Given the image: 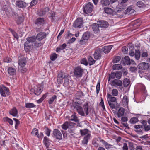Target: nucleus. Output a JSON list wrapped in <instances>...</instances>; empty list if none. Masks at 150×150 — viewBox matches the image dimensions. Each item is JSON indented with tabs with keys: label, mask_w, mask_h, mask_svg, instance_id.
<instances>
[{
	"label": "nucleus",
	"mask_w": 150,
	"mask_h": 150,
	"mask_svg": "<svg viewBox=\"0 0 150 150\" xmlns=\"http://www.w3.org/2000/svg\"><path fill=\"white\" fill-rule=\"evenodd\" d=\"M81 103L75 102L73 106L79 115L82 116H87L89 113L88 102H86L83 104L82 107L81 106Z\"/></svg>",
	"instance_id": "obj_1"
},
{
	"label": "nucleus",
	"mask_w": 150,
	"mask_h": 150,
	"mask_svg": "<svg viewBox=\"0 0 150 150\" xmlns=\"http://www.w3.org/2000/svg\"><path fill=\"white\" fill-rule=\"evenodd\" d=\"M43 91L40 85L38 84L34 86L30 90V93L31 95L35 94L37 96L40 95Z\"/></svg>",
	"instance_id": "obj_2"
},
{
	"label": "nucleus",
	"mask_w": 150,
	"mask_h": 150,
	"mask_svg": "<svg viewBox=\"0 0 150 150\" xmlns=\"http://www.w3.org/2000/svg\"><path fill=\"white\" fill-rule=\"evenodd\" d=\"M147 121L146 120H141L140 122L142 124V125H135L134 126V128L136 130H135V131L138 134H139L142 135L143 134V132L142 130H138V129L140 128H143L145 126L147 125Z\"/></svg>",
	"instance_id": "obj_3"
},
{
	"label": "nucleus",
	"mask_w": 150,
	"mask_h": 150,
	"mask_svg": "<svg viewBox=\"0 0 150 150\" xmlns=\"http://www.w3.org/2000/svg\"><path fill=\"white\" fill-rule=\"evenodd\" d=\"M83 70V69L77 66L75 67L74 70V76L77 78H79L82 76Z\"/></svg>",
	"instance_id": "obj_4"
},
{
	"label": "nucleus",
	"mask_w": 150,
	"mask_h": 150,
	"mask_svg": "<svg viewBox=\"0 0 150 150\" xmlns=\"http://www.w3.org/2000/svg\"><path fill=\"white\" fill-rule=\"evenodd\" d=\"M0 93L3 97H6V95L8 96L10 95V90L8 88L2 85L1 86H0Z\"/></svg>",
	"instance_id": "obj_5"
},
{
	"label": "nucleus",
	"mask_w": 150,
	"mask_h": 150,
	"mask_svg": "<svg viewBox=\"0 0 150 150\" xmlns=\"http://www.w3.org/2000/svg\"><path fill=\"white\" fill-rule=\"evenodd\" d=\"M67 75L64 72L62 71L59 72L57 75V81L59 84H61L63 83V80Z\"/></svg>",
	"instance_id": "obj_6"
},
{
	"label": "nucleus",
	"mask_w": 150,
	"mask_h": 150,
	"mask_svg": "<svg viewBox=\"0 0 150 150\" xmlns=\"http://www.w3.org/2000/svg\"><path fill=\"white\" fill-rule=\"evenodd\" d=\"M93 4L91 2H88L86 4L85 6H83V8L84 12L87 14L88 13H91L93 10Z\"/></svg>",
	"instance_id": "obj_7"
},
{
	"label": "nucleus",
	"mask_w": 150,
	"mask_h": 150,
	"mask_svg": "<svg viewBox=\"0 0 150 150\" xmlns=\"http://www.w3.org/2000/svg\"><path fill=\"white\" fill-rule=\"evenodd\" d=\"M83 18L81 17H79L75 20L73 26L74 27L79 28L83 27Z\"/></svg>",
	"instance_id": "obj_8"
},
{
	"label": "nucleus",
	"mask_w": 150,
	"mask_h": 150,
	"mask_svg": "<svg viewBox=\"0 0 150 150\" xmlns=\"http://www.w3.org/2000/svg\"><path fill=\"white\" fill-rule=\"evenodd\" d=\"M52 137L59 140L62 139V135L60 131L57 129H54L53 131Z\"/></svg>",
	"instance_id": "obj_9"
},
{
	"label": "nucleus",
	"mask_w": 150,
	"mask_h": 150,
	"mask_svg": "<svg viewBox=\"0 0 150 150\" xmlns=\"http://www.w3.org/2000/svg\"><path fill=\"white\" fill-rule=\"evenodd\" d=\"M75 123L71 122L66 121L61 126L62 128L66 130L68 128H72L74 126Z\"/></svg>",
	"instance_id": "obj_10"
},
{
	"label": "nucleus",
	"mask_w": 150,
	"mask_h": 150,
	"mask_svg": "<svg viewBox=\"0 0 150 150\" xmlns=\"http://www.w3.org/2000/svg\"><path fill=\"white\" fill-rule=\"evenodd\" d=\"M103 50L99 48L96 50L93 54L94 57L95 59H100L103 54Z\"/></svg>",
	"instance_id": "obj_11"
},
{
	"label": "nucleus",
	"mask_w": 150,
	"mask_h": 150,
	"mask_svg": "<svg viewBox=\"0 0 150 150\" xmlns=\"http://www.w3.org/2000/svg\"><path fill=\"white\" fill-rule=\"evenodd\" d=\"M123 64L125 65L136 64L135 62L132 59L130 60L129 57L127 56H125L124 57V61L123 62Z\"/></svg>",
	"instance_id": "obj_12"
},
{
	"label": "nucleus",
	"mask_w": 150,
	"mask_h": 150,
	"mask_svg": "<svg viewBox=\"0 0 150 150\" xmlns=\"http://www.w3.org/2000/svg\"><path fill=\"white\" fill-rule=\"evenodd\" d=\"M50 10V9L49 7H45L39 11L38 12V14L40 16H44L47 13H49L48 12Z\"/></svg>",
	"instance_id": "obj_13"
},
{
	"label": "nucleus",
	"mask_w": 150,
	"mask_h": 150,
	"mask_svg": "<svg viewBox=\"0 0 150 150\" xmlns=\"http://www.w3.org/2000/svg\"><path fill=\"white\" fill-rule=\"evenodd\" d=\"M100 27L102 28H106L109 25L108 23L105 21L100 20L97 21Z\"/></svg>",
	"instance_id": "obj_14"
},
{
	"label": "nucleus",
	"mask_w": 150,
	"mask_h": 150,
	"mask_svg": "<svg viewBox=\"0 0 150 150\" xmlns=\"http://www.w3.org/2000/svg\"><path fill=\"white\" fill-rule=\"evenodd\" d=\"M16 6L19 8H24L27 6V4L21 0L17 1L16 2Z\"/></svg>",
	"instance_id": "obj_15"
},
{
	"label": "nucleus",
	"mask_w": 150,
	"mask_h": 150,
	"mask_svg": "<svg viewBox=\"0 0 150 150\" xmlns=\"http://www.w3.org/2000/svg\"><path fill=\"white\" fill-rule=\"evenodd\" d=\"M47 36L46 33L45 32H40L38 33L36 36V39L39 41H41L45 38Z\"/></svg>",
	"instance_id": "obj_16"
},
{
	"label": "nucleus",
	"mask_w": 150,
	"mask_h": 150,
	"mask_svg": "<svg viewBox=\"0 0 150 150\" xmlns=\"http://www.w3.org/2000/svg\"><path fill=\"white\" fill-rule=\"evenodd\" d=\"M92 28L95 33H98L100 32L99 28L100 26L98 24L94 23L91 25Z\"/></svg>",
	"instance_id": "obj_17"
},
{
	"label": "nucleus",
	"mask_w": 150,
	"mask_h": 150,
	"mask_svg": "<svg viewBox=\"0 0 150 150\" xmlns=\"http://www.w3.org/2000/svg\"><path fill=\"white\" fill-rule=\"evenodd\" d=\"M50 141H51L47 136H45L44 137L43 142L44 145L47 148H49L50 144Z\"/></svg>",
	"instance_id": "obj_18"
},
{
	"label": "nucleus",
	"mask_w": 150,
	"mask_h": 150,
	"mask_svg": "<svg viewBox=\"0 0 150 150\" xmlns=\"http://www.w3.org/2000/svg\"><path fill=\"white\" fill-rule=\"evenodd\" d=\"M44 23L45 20L43 18H38L35 21V23L38 26L42 25Z\"/></svg>",
	"instance_id": "obj_19"
},
{
	"label": "nucleus",
	"mask_w": 150,
	"mask_h": 150,
	"mask_svg": "<svg viewBox=\"0 0 150 150\" xmlns=\"http://www.w3.org/2000/svg\"><path fill=\"white\" fill-rule=\"evenodd\" d=\"M15 21L17 25H20L22 23L23 21L24 18L23 16H18L17 17H15Z\"/></svg>",
	"instance_id": "obj_20"
},
{
	"label": "nucleus",
	"mask_w": 150,
	"mask_h": 150,
	"mask_svg": "<svg viewBox=\"0 0 150 150\" xmlns=\"http://www.w3.org/2000/svg\"><path fill=\"white\" fill-rule=\"evenodd\" d=\"M112 85L113 86L117 85L119 86H122V81L118 79H115L112 81Z\"/></svg>",
	"instance_id": "obj_21"
},
{
	"label": "nucleus",
	"mask_w": 150,
	"mask_h": 150,
	"mask_svg": "<svg viewBox=\"0 0 150 150\" xmlns=\"http://www.w3.org/2000/svg\"><path fill=\"white\" fill-rule=\"evenodd\" d=\"M9 114L14 117H16L18 115V111L16 108L13 107L9 111Z\"/></svg>",
	"instance_id": "obj_22"
},
{
	"label": "nucleus",
	"mask_w": 150,
	"mask_h": 150,
	"mask_svg": "<svg viewBox=\"0 0 150 150\" xmlns=\"http://www.w3.org/2000/svg\"><path fill=\"white\" fill-rule=\"evenodd\" d=\"M90 134H88L84 137L83 140L82 141V144L83 145H87V143L88 140L90 139Z\"/></svg>",
	"instance_id": "obj_23"
},
{
	"label": "nucleus",
	"mask_w": 150,
	"mask_h": 150,
	"mask_svg": "<svg viewBox=\"0 0 150 150\" xmlns=\"http://www.w3.org/2000/svg\"><path fill=\"white\" fill-rule=\"evenodd\" d=\"M112 47V45L109 46H105L102 49H101V50H103V52H104V53L106 54L108 53L110 51Z\"/></svg>",
	"instance_id": "obj_24"
},
{
	"label": "nucleus",
	"mask_w": 150,
	"mask_h": 150,
	"mask_svg": "<svg viewBox=\"0 0 150 150\" xmlns=\"http://www.w3.org/2000/svg\"><path fill=\"white\" fill-rule=\"evenodd\" d=\"M124 112L125 109L122 107L120 108L118 110L117 113L118 117H120L123 116L124 115Z\"/></svg>",
	"instance_id": "obj_25"
},
{
	"label": "nucleus",
	"mask_w": 150,
	"mask_h": 150,
	"mask_svg": "<svg viewBox=\"0 0 150 150\" xmlns=\"http://www.w3.org/2000/svg\"><path fill=\"white\" fill-rule=\"evenodd\" d=\"M44 43H42L40 42V41L38 42H35L33 45V46L34 48L37 49L38 48H39L40 47H42Z\"/></svg>",
	"instance_id": "obj_26"
},
{
	"label": "nucleus",
	"mask_w": 150,
	"mask_h": 150,
	"mask_svg": "<svg viewBox=\"0 0 150 150\" xmlns=\"http://www.w3.org/2000/svg\"><path fill=\"white\" fill-rule=\"evenodd\" d=\"M8 71L9 74L11 76H13L14 75L16 74V70L14 68L9 67L8 70Z\"/></svg>",
	"instance_id": "obj_27"
},
{
	"label": "nucleus",
	"mask_w": 150,
	"mask_h": 150,
	"mask_svg": "<svg viewBox=\"0 0 150 150\" xmlns=\"http://www.w3.org/2000/svg\"><path fill=\"white\" fill-rule=\"evenodd\" d=\"M107 98L109 99L108 102H115L116 101L117 99L116 98L112 96L111 94L108 93L107 94Z\"/></svg>",
	"instance_id": "obj_28"
},
{
	"label": "nucleus",
	"mask_w": 150,
	"mask_h": 150,
	"mask_svg": "<svg viewBox=\"0 0 150 150\" xmlns=\"http://www.w3.org/2000/svg\"><path fill=\"white\" fill-rule=\"evenodd\" d=\"M26 60L25 58L20 59L18 61V64L20 66H25L26 64Z\"/></svg>",
	"instance_id": "obj_29"
},
{
	"label": "nucleus",
	"mask_w": 150,
	"mask_h": 150,
	"mask_svg": "<svg viewBox=\"0 0 150 150\" xmlns=\"http://www.w3.org/2000/svg\"><path fill=\"white\" fill-rule=\"evenodd\" d=\"M9 30L11 33L14 38L18 41L19 38V36L18 34L14 30L11 28H9Z\"/></svg>",
	"instance_id": "obj_30"
},
{
	"label": "nucleus",
	"mask_w": 150,
	"mask_h": 150,
	"mask_svg": "<svg viewBox=\"0 0 150 150\" xmlns=\"http://www.w3.org/2000/svg\"><path fill=\"white\" fill-rule=\"evenodd\" d=\"M109 0H101L100 3L102 7L108 6L110 4Z\"/></svg>",
	"instance_id": "obj_31"
},
{
	"label": "nucleus",
	"mask_w": 150,
	"mask_h": 150,
	"mask_svg": "<svg viewBox=\"0 0 150 150\" xmlns=\"http://www.w3.org/2000/svg\"><path fill=\"white\" fill-rule=\"evenodd\" d=\"M66 46L67 45L65 43H64L59 47H57L56 49V51L57 52H60L61 50L65 49Z\"/></svg>",
	"instance_id": "obj_32"
},
{
	"label": "nucleus",
	"mask_w": 150,
	"mask_h": 150,
	"mask_svg": "<svg viewBox=\"0 0 150 150\" xmlns=\"http://www.w3.org/2000/svg\"><path fill=\"white\" fill-rule=\"evenodd\" d=\"M37 40L36 36L33 35L31 37H28L27 38L26 40L30 42H34Z\"/></svg>",
	"instance_id": "obj_33"
},
{
	"label": "nucleus",
	"mask_w": 150,
	"mask_h": 150,
	"mask_svg": "<svg viewBox=\"0 0 150 150\" xmlns=\"http://www.w3.org/2000/svg\"><path fill=\"white\" fill-rule=\"evenodd\" d=\"M104 11L105 13L110 15L112 14L113 12V11L112 9L108 7L105 8Z\"/></svg>",
	"instance_id": "obj_34"
},
{
	"label": "nucleus",
	"mask_w": 150,
	"mask_h": 150,
	"mask_svg": "<svg viewBox=\"0 0 150 150\" xmlns=\"http://www.w3.org/2000/svg\"><path fill=\"white\" fill-rule=\"evenodd\" d=\"M3 120L4 122H8L11 125H12L13 124L12 120L7 117H4Z\"/></svg>",
	"instance_id": "obj_35"
},
{
	"label": "nucleus",
	"mask_w": 150,
	"mask_h": 150,
	"mask_svg": "<svg viewBox=\"0 0 150 150\" xmlns=\"http://www.w3.org/2000/svg\"><path fill=\"white\" fill-rule=\"evenodd\" d=\"M90 36V33L89 32H85L83 34L82 38L85 39L87 41L89 38Z\"/></svg>",
	"instance_id": "obj_36"
},
{
	"label": "nucleus",
	"mask_w": 150,
	"mask_h": 150,
	"mask_svg": "<svg viewBox=\"0 0 150 150\" xmlns=\"http://www.w3.org/2000/svg\"><path fill=\"white\" fill-rule=\"evenodd\" d=\"M89 132L90 131L87 129H81L80 130V133L82 136L87 134H88V132Z\"/></svg>",
	"instance_id": "obj_37"
},
{
	"label": "nucleus",
	"mask_w": 150,
	"mask_h": 150,
	"mask_svg": "<svg viewBox=\"0 0 150 150\" xmlns=\"http://www.w3.org/2000/svg\"><path fill=\"white\" fill-rule=\"evenodd\" d=\"M122 102L124 105H128L129 102V99L128 97L126 95H125L123 96Z\"/></svg>",
	"instance_id": "obj_38"
},
{
	"label": "nucleus",
	"mask_w": 150,
	"mask_h": 150,
	"mask_svg": "<svg viewBox=\"0 0 150 150\" xmlns=\"http://www.w3.org/2000/svg\"><path fill=\"white\" fill-rule=\"evenodd\" d=\"M25 66H18L19 71L22 73H25L27 71V69L25 67Z\"/></svg>",
	"instance_id": "obj_39"
},
{
	"label": "nucleus",
	"mask_w": 150,
	"mask_h": 150,
	"mask_svg": "<svg viewBox=\"0 0 150 150\" xmlns=\"http://www.w3.org/2000/svg\"><path fill=\"white\" fill-rule=\"evenodd\" d=\"M101 142L103 144L106 149H109L111 147L112 145L108 143L107 142L104 141L103 139V140L101 141Z\"/></svg>",
	"instance_id": "obj_40"
},
{
	"label": "nucleus",
	"mask_w": 150,
	"mask_h": 150,
	"mask_svg": "<svg viewBox=\"0 0 150 150\" xmlns=\"http://www.w3.org/2000/svg\"><path fill=\"white\" fill-rule=\"evenodd\" d=\"M57 96L56 95H54L51 97L48 100V103L49 105L52 104L53 102L54 101V100L57 99Z\"/></svg>",
	"instance_id": "obj_41"
},
{
	"label": "nucleus",
	"mask_w": 150,
	"mask_h": 150,
	"mask_svg": "<svg viewBox=\"0 0 150 150\" xmlns=\"http://www.w3.org/2000/svg\"><path fill=\"white\" fill-rule=\"evenodd\" d=\"M69 121H74L76 122H79V120L77 116L76 115H72L71 116V118L69 119Z\"/></svg>",
	"instance_id": "obj_42"
},
{
	"label": "nucleus",
	"mask_w": 150,
	"mask_h": 150,
	"mask_svg": "<svg viewBox=\"0 0 150 150\" xmlns=\"http://www.w3.org/2000/svg\"><path fill=\"white\" fill-rule=\"evenodd\" d=\"M55 15V13L54 11H52L50 13V16L49 17L51 18V20L52 22L55 21L56 19Z\"/></svg>",
	"instance_id": "obj_43"
},
{
	"label": "nucleus",
	"mask_w": 150,
	"mask_h": 150,
	"mask_svg": "<svg viewBox=\"0 0 150 150\" xmlns=\"http://www.w3.org/2000/svg\"><path fill=\"white\" fill-rule=\"evenodd\" d=\"M25 107L27 108H30L36 107V105L33 103H25Z\"/></svg>",
	"instance_id": "obj_44"
},
{
	"label": "nucleus",
	"mask_w": 150,
	"mask_h": 150,
	"mask_svg": "<svg viewBox=\"0 0 150 150\" xmlns=\"http://www.w3.org/2000/svg\"><path fill=\"white\" fill-rule=\"evenodd\" d=\"M47 93L43 94L42 96V97L40 99L36 101L37 102L38 104H40L42 102L47 96Z\"/></svg>",
	"instance_id": "obj_45"
},
{
	"label": "nucleus",
	"mask_w": 150,
	"mask_h": 150,
	"mask_svg": "<svg viewBox=\"0 0 150 150\" xmlns=\"http://www.w3.org/2000/svg\"><path fill=\"white\" fill-rule=\"evenodd\" d=\"M69 77H68V76H67L65 78H64V81L63 83V86L65 87L67 86L69 84Z\"/></svg>",
	"instance_id": "obj_46"
},
{
	"label": "nucleus",
	"mask_w": 150,
	"mask_h": 150,
	"mask_svg": "<svg viewBox=\"0 0 150 150\" xmlns=\"http://www.w3.org/2000/svg\"><path fill=\"white\" fill-rule=\"evenodd\" d=\"M134 55L135 58L137 60H138L139 59L140 56V54L139 50H135V53Z\"/></svg>",
	"instance_id": "obj_47"
},
{
	"label": "nucleus",
	"mask_w": 150,
	"mask_h": 150,
	"mask_svg": "<svg viewBox=\"0 0 150 150\" xmlns=\"http://www.w3.org/2000/svg\"><path fill=\"white\" fill-rule=\"evenodd\" d=\"M44 129H45V134L48 136L49 137L50 135V134L51 132V130L48 127L45 126L44 127Z\"/></svg>",
	"instance_id": "obj_48"
},
{
	"label": "nucleus",
	"mask_w": 150,
	"mask_h": 150,
	"mask_svg": "<svg viewBox=\"0 0 150 150\" xmlns=\"http://www.w3.org/2000/svg\"><path fill=\"white\" fill-rule=\"evenodd\" d=\"M128 144V147L130 150H134V143L132 142L127 141Z\"/></svg>",
	"instance_id": "obj_49"
},
{
	"label": "nucleus",
	"mask_w": 150,
	"mask_h": 150,
	"mask_svg": "<svg viewBox=\"0 0 150 150\" xmlns=\"http://www.w3.org/2000/svg\"><path fill=\"white\" fill-rule=\"evenodd\" d=\"M130 83V81L129 79L127 78L124 79L123 81V85L125 87H127Z\"/></svg>",
	"instance_id": "obj_50"
},
{
	"label": "nucleus",
	"mask_w": 150,
	"mask_h": 150,
	"mask_svg": "<svg viewBox=\"0 0 150 150\" xmlns=\"http://www.w3.org/2000/svg\"><path fill=\"white\" fill-rule=\"evenodd\" d=\"M88 64L90 65H91L94 64L95 62V60L91 57V56H90L88 58Z\"/></svg>",
	"instance_id": "obj_51"
},
{
	"label": "nucleus",
	"mask_w": 150,
	"mask_h": 150,
	"mask_svg": "<svg viewBox=\"0 0 150 150\" xmlns=\"http://www.w3.org/2000/svg\"><path fill=\"white\" fill-rule=\"evenodd\" d=\"M137 6L140 8H143L145 7V5L142 1H139L136 3Z\"/></svg>",
	"instance_id": "obj_52"
},
{
	"label": "nucleus",
	"mask_w": 150,
	"mask_h": 150,
	"mask_svg": "<svg viewBox=\"0 0 150 150\" xmlns=\"http://www.w3.org/2000/svg\"><path fill=\"white\" fill-rule=\"evenodd\" d=\"M139 121L137 118L136 117H133L130 119L129 122L131 124H135Z\"/></svg>",
	"instance_id": "obj_53"
},
{
	"label": "nucleus",
	"mask_w": 150,
	"mask_h": 150,
	"mask_svg": "<svg viewBox=\"0 0 150 150\" xmlns=\"http://www.w3.org/2000/svg\"><path fill=\"white\" fill-rule=\"evenodd\" d=\"M35 134V136H37L38 137V130L36 128H34L33 129L32 132H31V134Z\"/></svg>",
	"instance_id": "obj_54"
},
{
	"label": "nucleus",
	"mask_w": 150,
	"mask_h": 150,
	"mask_svg": "<svg viewBox=\"0 0 150 150\" xmlns=\"http://www.w3.org/2000/svg\"><path fill=\"white\" fill-rule=\"evenodd\" d=\"M120 126L121 127H125L127 128L128 129H130V127L129 126V125L127 122H121L120 125Z\"/></svg>",
	"instance_id": "obj_55"
},
{
	"label": "nucleus",
	"mask_w": 150,
	"mask_h": 150,
	"mask_svg": "<svg viewBox=\"0 0 150 150\" xmlns=\"http://www.w3.org/2000/svg\"><path fill=\"white\" fill-rule=\"evenodd\" d=\"M13 120L15 122V128L17 129L18 128V126L20 124V121L18 119L16 118H13Z\"/></svg>",
	"instance_id": "obj_56"
},
{
	"label": "nucleus",
	"mask_w": 150,
	"mask_h": 150,
	"mask_svg": "<svg viewBox=\"0 0 150 150\" xmlns=\"http://www.w3.org/2000/svg\"><path fill=\"white\" fill-rule=\"evenodd\" d=\"M100 80H98L96 86V93L97 94H98L99 93L100 91Z\"/></svg>",
	"instance_id": "obj_57"
},
{
	"label": "nucleus",
	"mask_w": 150,
	"mask_h": 150,
	"mask_svg": "<svg viewBox=\"0 0 150 150\" xmlns=\"http://www.w3.org/2000/svg\"><path fill=\"white\" fill-rule=\"evenodd\" d=\"M120 59L121 58L120 56H117L113 59L112 62L114 63H117L119 62Z\"/></svg>",
	"instance_id": "obj_58"
},
{
	"label": "nucleus",
	"mask_w": 150,
	"mask_h": 150,
	"mask_svg": "<svg viewBox=\"0 0 150 150\" xmlns=\"http://www.w3.org/2000/svg\"><path fill=\"white\" fill-rule=\"evenodd\" d=\"M116 73L115 72H112L110 74V76H109L108 78V81L110 80L111 78L112 79H114L116 77Z\"/></svg>",
	"instance_id": "obj_59"
},
{
	"label": "nucleus",
	"mask_w": 150,
	"mask_h": 150,
	"mask_svg": "<svg viewBox=\"0 0 150 150\" xmlns=\"http://www.w3.org/2000/svg\"><path fill=\"white\" fill-rule=\"evenodd\" d=\"M99 105L102 107L104 111H105V108L104 105L103 100L102 98H101V101Z\"/></svg>",
	"instance_id": "obj_60"
},
{
	"label": "nucleus",
	"mask_w": 150,
	"mask_h": 150,
	"mask_svg": "<svg viewBox=\"0 0 150 150\" xmlns=\"http://www.w3.org/2000/svg\"><path fill=\"white\" fill-rule=\"evenodd\" d=\"M118 91L116 89H113L112 92V95L114 96H117L118 94Z\"/></svg>",
	"instance_id": "obj_61"
},
{
	"label": "nucleus",
	"mask_w": 150,
	"mask_h": 150,
	"mask_svg": "<svg viewBox=\"0 0 150 150\" xmlns=\"http://www.w3.org/2000/svg\"><path fill=\"white\" fill-rule=\"evenodd\" d=\"M57 58V55L55 53H53L52 54L50 57V58L51 60L54 61Z\"/></svg>",
	"instance_id": "obj_62"
},
{
	"label": "nucleus",
	"mask_w": 150,
	"mask_h": 150,
	"mask_svg": "<svg viewBox=\"0 0 150 150\" xmlns=\"http://www.w3.org/2000/svg\"><path fill=\"white\" fill-rule=\"evenodd\" d=\"M92 144L94 146L97 148L99 146V144L95 140H93L92 141Z\"/></svg>",
	"instance_id": "obj_63"
},
{
	"label": "nucleus",
	"mask_w": 150,
	"mask_h": 150,
	"mask_svg": "<svg viewBox=\"0 0 150 150\" xmlns=\"http://www.w3.org/2000/svg\"><path fill=\"white\" fill-rule=\"evenodd\" d=\"M130 70L132 72H136L137 70V68L135 66H131L130 68Z\"/></svg>",
	"instance_id": "obj_64"
}]
</instances>
